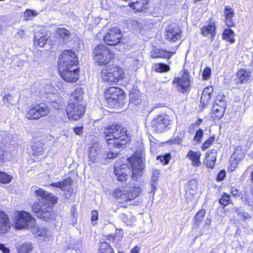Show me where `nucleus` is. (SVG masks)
Listing matches in <instances>:
<instances>
[{"label":"nucleus","mask_w":253,"mask_h":253,"mask_svg":"<svg viewBox=\"0 0 253 253\" xmlns=\"http://www.w3.org/2000/svg\"><path fill=\"white\" fill-rule=\"evenodd\" d=\"M11 223L7 214L0 210V234H5L10 229Z\"/></svg>","instance_id":"412c9836"},{"label":"nucleus","mask_w":253,"mask_h":253,"mask_svg":"<svg viewBox=\"0 0 253 253\" xmlns=\"http://www.w3.org/2000/svg\"><path fill=\"white\" fill-rule=\"evenodd\" d=\"M101 69V77L104 81L110 83H117L123 79L125 73L123 69L114 64H104Z\"/></svg>","instance_id":"7ed1b4c3"},{"label":"nucleus","mask_w":253,"mask_h":253,"mask_svg":"<svg viewBox=\"0 0 253 253\" xmlns=\"http://www.w3.org/2000/svg\"><path fill=\"white\" fill-rule=\"evenodd\" d=\"M58 70L62 78L66 82L75 83L79 79L78 64H59Z\"/></svg>","instance_id":"39448f33"},{"label":"nucleus","mask_w":253,"mask_h":253,"mask_svg":"<svg viewBox=\"0 0 253 253\" xmlns=\"http://www.w3.org/2000/svg\"><path fill=\"white\" fill-rule=\"evenodd\" d=\"M33 230V233L37 235L38 237H43L44 240L51 236L50 232L43 227H38L36 229Z\"/></svg>","instance_id":"f704fd0d"},{"label":"nucleus","mask_w":253,"mask_h":253,"mask_svg":"<svg viewBox=\"0 0 253 253\" xmlns=\"http://www.w3.org/2000/svg\"><path fill=\"white\" fill-rule=\"evenodd\" d=\"M122 35L121 30L117 28L110 29L103 37L104 42L109 45H116L121 40Z\"/></svg>","instance_id":"4468645a"},{"label":"nucleus","mask_w":253,"mask_h":253,"mask_svg":"<svg viewBox=\"0 0 253 253\" xmlns=\"http://www.w3.org/2000/svg\"><path fill=\"white\" fill-rule=\"evenodd\" d=\"M198 182L193 179L188 181L185 187V198L188 203L191 202L194 199V196L197 193Z\"/></svg>","instance_id":"a211bd4d"},{"label":"nucleus","mask_w":253,"mask_h":253,"mask_svg":"<svg viewBox=\"0 0 253 253\" xmlns=\"http://www.w3.org/2000/svg\"><path fill=\"white\" fill-rule=\"evenodd\" d=\"M172 84L178 91L181 93L187 91L190 86V78L188 71L184 70L180 75L175 77Z\"/></svg>","instance_id":"9b49d317"},{"label":"nucleus","mask_w":253,"mask_h":253,"mask_svg":"<svg viewBox=\"0 0 253 253\" xmlns=\"http://www.w3.org/2000/svg\"><path fill=\"white\" fill-rule=\"evenodd\" d=\"M226 106V102L223 95H218L214 100L212 109V116L215 119H219L222 117Z\"/></svg>","instance_id":"ddd939ff"},{"label":"nucleus","mask_w":253,"mask_h":253,"mask_svg":"<svg viewBox=\"0 0 253 253\" xmlns=\"http://www.w3.org/2000/svg\"><path fill=\"white\" fill-rule=\"evenodd\" d=\"M37 15H38V13L35 11L32 10L30 9H27L24 12V20H28L31 17H32L33 16H35Z\"/></svg>","instance_id":"49530a36"},{"label":"nucleus","mask_w":253,"mask_h":253,"mask_svg":"<svg viewBox=\"0 0 253 253\" xmlns=\"http://www.w3.org/2000/svg\"><path fill=\"white\" fill-rule=\"evenodd\" d=\"M205 215V211L203 210H200L197 212L195 217V223L196 225H199L201 223Z\"/></svg>","instance_id":"a18cd8bd"},{"label":"nucleus","mask_w":253,"mask_h":253,"mask_svg":"<svg viewBox=\"0 0 253 253\" xmlns=\"http://www.w3.org/2000/svg\"><path fill=\"white\" fill-rule=\"evenodd\" d=\"M243 202L249 206L253 207V188L251 189V193L245 194L242 197Z\"/></svg>","instance_id":"37998d69"},{"label":"nucleus","mask_w":253,"mask_h":253,"mask_svg":"<svg viewBox=\"0 0 253 253\" xmlns=\"http://www.w3.org/2000/svg\"><path fill=\"white\" fill-rule=\"evenodd\" d=\"M94 60L98 63H107L114 58V54L103 44L95 47L93 51Z\"/></svg>","instance_id":"9d476101"},{"label":"nucleus","mask_w":253,"mask_h":253,"mask_svg":"<svg viewBox=\"0 0 253 253\" xmlns=\"http://www.w3.org/2000/svg\"><path fill=\"white\" fill-rule=\"evenodd\" d=\"M128 165L131 166L132 171V178L137 180L140 177L144 169L143 157L141 154L136 153L131 157L127 158Z\"/></svg>","instance_id":"6e6552de"},{"label":"nucleus","mask_w":253,"mask_h":253,"mask_svg":"<svg viewBox=\"0 0 253 253\" xmlns=\"http://www.w3.org/2000/svg\"><path fill=\"white\" fill-rule=\"evenodd\" d=\"M13 101V97L11 95L6 94L3 97V102L4 104H6L8 107L9 105H13V103L12 102Z\"/></svg>","instance_id":"09e8293b"},{"label":"nucleus","mask_w":253,"mask_h":253,"mask_svg":"<svg viewBox=\"0 0 253 253\" xmlns=\"http://www.w3.org/2000/svg\"><path fill=\"white\" fill-rule=\"evenodd\" d=\"M230 196L229 195L225 194L222 197L219 199V203L223 206H227L229 203Z\"/></svg>","instance_id":"de8ad7c7"},{"label":"nucleus","mask_w":253,"mask_h":253,"mask_svg":"<svg viewBox=\"0 0 253 253\" xmlns=\"http://www.w3.org/2000/svg\"><path fill=\"white\" fill-rule=\"evenodd\" d=\"M83 92L82 88L80 87L76 88L70 96V101L82 103Z\"/></svg>","instance_id":"473e14b6"},{"label":"nucleus","mask_w":253,"mask_h":253,"mask_svg":"<svg viewBox=\"0 0 253 253\" xmlns=\"http://www.w3.org/2000/svg\"><path fill=\"white\" fill-rule=\"evenodd\" d=\"M56 34L58 35L59 41L64 44L69 42L72 39V35L69 31L64 28H59L55 30Z\"/></svg>","instance_id":"5701e85b"},{"label":"nucleus","mask_w":253,"mask_h":253,"mask_svg":"<svg viewBox=\"0 0 253 253\" xmlns=\"http://www.w3.org/2000/svg\"><path fill=\"white\" fill-rule=\"evenodd\" d=\"M140 250V248L136 246L131 250L130 253H139Z\"/></svg>","instance_id":"69168bd1"},{"label":"nucleus","mask_w":253,"mask_h":253,"mask_svg":"<svg viewBox=\"0 0 253 253\" xmlns=\"http://www.w3.org/2000/svg\"><path fill=\"white\" fill-rule=\"evenodd\" d=\"M31 192L35 196L42 199L41 203H35L32 207L33 211L38 217L47 220L53 216L51 205L57 202L56 198L38 186H33Z\"/></svg>","instance_id":"f257e3e1"},{"label":"nucleus","mask_w":253,"mask_h":253,"mask_svg":"<svg viewBox=\"0 0 253 253\" xmlns=\"http://www.w3.org/2000/svg\"><path fill=\"white\" fill-rule=\"evenodd\" d=\"M152 68L157 72L163 73L168 72L170 68L167 64H154Z\"/></svg>","instance_id":"79ce46f5"},{"label":"nucleus","mask_w":253,"mask_h":253,"mask_svg":"<svg viewBox=\"0 0 253 253\" xmlns=\"http://www.w3.org/2000/svg\"><path fill=\"white\" fill-rule=\"evenodd\" d=\"M49 110L48 105L44 103L32 104L28 107L26 117L30 120L38 119L47 115Z\"/></svg>","instance_id":"1a4fd4ad"},{"label":"nucleus","mask_w":253,"mask_h":253,"mask_svg":"<svg viewBox=\"0 0 253 253\" xmlns=\"http://www.w3.org/2000/svg\"><path fill=\"white\" fill-rule=\"evenodd\" d=\"M58 63H78V59L72 50H64L59 55Z\"/></svg>","instance_id":"dca6fc26"},{"label":"nucleus","mask_w":253,"mask_h":253,"mask_svg":"<svg viewBox=\"0 0 253 253\" xmlns=\"http://www.w3.org/2000/svg\"><path fill=\"white\" fill-rule=\"evenodd\" d=\"M17 35L20 37H22L24 35V31L23 30H19L17 32Z\"/></svg>","instance_id":"774afa93"},{"label":"nucleus","mask_w":253,"mask_h":253,"mask_svg":"<svg viewBox=\"0 0 253 253\" xmlns=\"http://www.w3.org/2000/svg\"><path fill=\"white\" fill-rule=\"evenodd\" d=\"M129 96L130 103L138 104L140 102L141 95L138 90L135 88L131 89Z\"/></svg>","instance_id":"72a5a7b5"},{"label":"nucleus","mask_w":253,"mask_h":253,"mask_svg":"<svg viewBox=\"0 0 253 253\" xmlns=\"http://www.w3.org/2000/svg\"><path fill=\"white\" fill-rule=\"evenodd\" d=\"M236 75L239 83L245 84L252 80V73L250 70L241 69L238 71Z\"/></svg>","instance_id":"4be33fe9"},{"label":"nucleus","mask_w":253,"mask_h":253,"mask_svg":"<svg viewBox=\"0 0 253 253\" xmlns=\"http://www.w3.org/2000/svg\"><path fill=\"white\" fill-rule=\"evenodd\" d=\"M212 91L213 87L212 86H208L203 90L202 94L207 96H211V94Z\"/></svg>","instance_id":"4d7b16f0"},{"label":"nucleus","mask_w":253,"mask_h":253,"mask_svg":"<svg viewBox=\"0 0 253 253\" xmlns=\"http://www.w3.org/2000/svg\"><path fill=\"white\" fill-rule=\"evenodd\" d=\"M101 146L98 143H94L90 147L88 151L89 162L94 163L97 162L98 158L101 154Z\"/></svg>","instance_id":"aec40b11"},{"label":"nucleus","mask_w":253,"mask_h":253,"mask_svg":"<svg viewBox=\"0 0 253 253\" xmlns=\"http://www.w3.org/2000/svg\"><path fill=\"white\" fill-rule=\"evenodd\" d=\"M72 184V179L70 178H68L61 182L52 183L49 186L58 188L64 191H69L71 189Z\"/></svg>","instance_id":"a878e982"},{"label":"nucleus","mask_w":253,"mask_h":253,"mask_svg":"<svg viewBox=\"0 0 253 253\" xmlns=\"http://www.w3.org/2000/svg\"><path fill=\"white\" fill-rule=\"evenodd\" d=\"M201 153L199 151H194L190 150L188 153L187 157H188L191 161L192 164L194 166L198 167L201 165L200 158Z\"/></svg>","instance_id":"c756f323"},{"label":"nucleus","mask_w":253,"mask_h":253,"mask_svg":"<svg viewBox=\"0 0 253 253\" xmlns=\"http://www.w3.org/2000/svg\"><path fill=\"white\" fill-rule=\"evenodd\" d=\"M13 221L15 228L17 229L31 228L35 223V218L25 211H16L14 214Z\"/></svg>","instance_id":"0eeeda50"},{"label":"nucleus","mask_w":253,"mask_h":253,"mask_svg":"<svg viewBox=\"0 0 253 253\" xmlns=\"http://www.w3.org/2000/svg\"><path fill=\"white\" fill-rule=\"evenodd\" d=\"M224 14L225 17V22L226 26L228 27L233 26L234 22L232 20V18L234 16V13L233 8L228 6H225L224 7Z\"/></svg>","instance_id":"cd10ccee"},{"label":"nucleus","mask_w":253,"mask_h":253,"mask_svg":"<svg viewBox=\"0 0 253 253\" xmlns=\"http://www.w3.org/2000/svg\"><path fill=\"white\" fill-rule=\"evenodd\" d=\"M114 171L118 180L124 182L127 179L130 168L126 164L120 165L119 163H117L115 165Z\"/></svg>","instance_id":"f3484780"},{"label":"nucleus","mask_w":253,"mask_h":253,"mask_svg":"<svg viewBox=\"0 0 253 253\" xmlns=\"http://www.w3.org/2000/svg\"><path fill=\"white\" fill-rule=\"evenodd\" d=\"M215 23L210 21L207 25L203 26L201 29V32L204 36H210L211 40L213 41L215 35Z\"/></svg>","instance_id":"b1692460"},{"label":"nucleus","mask_w":253,"mask_h":253,"mask_svg":"<svg viewBox=\"0 0 253 253\" xmlns=\"http://www.w3.org/2000/svg\"><path fill=\"white\" fill-rule=\"evenodd\" d=\"M203 135V131L202 129L199 128L196 132L194 138V141L200 142H201L202 136Z\"/></svg>","instance_id":"8fccbe9b"},{"label":"nucleus","mask_w":253,"mask_h":253,"mask_svg":"<svg viewBox=\"0 0 253 253\" xmlns=\"http://www.w3.org/2000/svg\"><path fill=\"white\" fill-rule=\"evenodd\" d=\"M238 162H238L236 160H234L232 161V160L230 159V165L228 166V170L231 171H234L237 168Z\"/></svg>","instance_id":"5fc2aeb1"},{"label":"nucleus","mask_w":253,"mask_h":253,"mask_svg":"<svg viewBox=\"0 0 253 253\" xmlns=\"http://www.w3.org/2000/svg\"><path fill=\"white\" fill-rule=\"evenodd\" d=\"M105 98L112 107L117 105H122L125 99L124 91L117 87H111L105 92Z\"/></svg>","instance_id":"423d86ee"},{"label":"nucleus","mask_w":253,"mask_h":253,"mask_svg":"<svg viewBox=\"0 0 253 253\" xmlns=\"http://www.w3.org/2000/svg\"><path fill=\"white\" fill-rule=\"evenodd\" d=\"M12 177L3 172L0 171V182L8 183L12 180Z\"/></svg>","instance_id":"c03bdc74"},{"label":"nucleus","mask_w":253,"mask_h":253,"mask_svg":"<svg viewBox=\"0 0 253 253\" xmlns=\"http://www.w3.org/2000/svg\"><path fill=\"white\" fill-rule=\"evenodd\" d=\"M170 159V156L169 154H166L164 156H160L157 157L158 160H160L162 163L165 165L168 164Z\"/></svg>","instance_id":"3c124183"},{"label":"nucleus","mask_w":253,"mask_h":253,"mask_svg":"<svg viewBox=\"0 0 253 253\" xmlns=\"http://www.w3.org/2000/svg\"><path fill=\"white\" fill-rule=\"evenodd\" d=\"M234 37V32L231 29H226L224 30L222 34V37L224 40L229 42L230 43H233L235 42Z\"/></svg>","instance_id":"e433bc0d"},{"label":"nucleus","mask_w":253,"mask_h":253,"mask_svg":"<svg viewBox=\"0 0 253 253\" xmlns=\"http://www.w3.org/2000/svg\"><path fill=\"white\" fill-rule=\"evenodd\" d=\"M214 137H211L203 143L202 149L203 150L207 149L214 141Z\"/></svg>","instance_id":"864d4df0"},{"label":"nucleus","mask_w":253,"mask_h":253,"mask_svg":"<svg viewBox=\"0 0 253 253\" xmlns=\"http://www.w3.org/2000/svg\"><path fill=\"white\" fill-rule=\"evenodd\" d=\"M66 111L69 119L78 120L83 116L85 107L82 103L70 101Z\"/></svg>","instance_id":"f8f14e48"},{"label":"nucleus","mask_w":253,"mask_h":253,"mask_svg":"<svg viewBox=\"0 0 253 253\" xmlns=\"http://www.w3.org/2000/svg\"><path fill=\"white\" fill-rule=\"evenodd\" d=\"M170 120L168 115H160L154 119L152 123V127L155 131L161 132L164 131L169 125Z\"/></svg>","instance_id":"2eb2a0df"},{"label":"nucleus","mask_w":253,"mask_h":253,"mask_svg":"<svg viewBox=\"0 0 253 253\" xmlns=\"http://www.w3.org/2000/svg\"><path fill=\"white\" fill-rule=\"evenodd\" d=\"M33 246L31 243H25L20 245L17 249L18 253H29L32 251Z\"/></svg>","instance_id":"ea45409f"},{"label":"nucleus","mask_w":253,"mask_h":253,"mask_svg":"<svg viewBox=\"0 0 253 253\" xmlns=\"http://www.w3.org/2000/svg\"><path fill=\"white\" fill-rule=\"evenodd\" d=\"M211 98V96H207L202 94L201 97V103L203 104V106L207 105Z\"/></svg>","instance_id":"6e6d98bb"},{"label":"nucleus","mask_w":253,"mask_h":253,"mask_svg":"<svg viewBox=\"0 0 253 253\" xmlns=\"http://www.w3.org/2000/svg\"><path fill=\"white\" fill-rule=\"evenodd\" d=\"M217 157V151L213 149L211 151H209L206 155V159L204 163L207 167L213 169L214 167L215 161Z\"/></svg>","instance_id":"393cba45"},{"label":"nucleus","mask_w":253,"mask_h":253,"mask_svg":"<svg viewBox=\"0 0 253 253\" xmlns=\"http://www.w3.org/2000/svg\"><path fill=\"white\" fill-rule=\"evenodd\" d=\"M117 157V154L114 153L113 152H109L106 154V157L105 156H102L103 158H108V159H114Z\"/></svg>","instance_id":"680f3d73"},{"label":"nucleus","mask_w":253,"mask_h":253,"mask_svg":"<svg viewBox=\"0 0 253 253\" xmlns=\"http://www.w3.org/2000/svg\"><path fill=\"white\" fill-rule=\"evenodd\" d=\"M0 250L2 251V253H10L9 249L2 244H0Z\"/></svg>","instance_id":"052dcab7"},{"label":"nucleus","mask_w":253,"mask_h":253,"mask_svg":"<svg viewBox=\"0 0 253 253\" xmlns=\"http://www.w3.org/2000/svg\"><path fill=\"white\" fill-rule=\"evenodd\" d=\"M147 0H132L129 3V6L133 7L137 11H141L147 8Z\"/></svg>","instance_id":"bb28decb"},{"label":"nucleus","mask_w":253,"mask_h":253,"mask_svg":"<svg viewBox=\"0 0 253 253\" xmlns=\"http://www.w3.org/2000/svg\"><path fill=\"white\" fill-rule=\"evenodd\" d=\"M171 55L170 52L157 48H154L151 52V56L152 58H169Z\"/></svg>","instance_id":"7c9ffc66"},{"label":"nucleus","mask_w":253,"mask_h":253,"mask_svg":"<svg viewBox=\"0 0 253 253\" xmlns=\"http://www.w3.org/2000/svg\"><path fill=\"white\" fill-rule=\"evenodd\" d=\"M160 171L159 169H155L152 170V175L151 176V181L150 182L151 187V193L154 194L156 190L157 185V181L159 177Z\"/></svg>","instance_id":"2f4dec72"},{"label":"nucleus","mask_w":253,"mask_h":253,"mask_svg":"<svg viewBox=\"0 0 253 253\" xmlns=\"http://www.w3.org/2000/svg\"><path fill=\"white\" fill-rule=\"evenodd\" d=\"M122 220L128 225H131L133 222L135 221V217L131 213L127 214L122 213L121 215Z\"/></svg>","instance_id":"58836bf2"},{"label":"nucleus","mask_w":253,"mask_h":253,"mask_svg":"<svg viewBox=\"0 0 253 253\" xmlns=\"http://www.w3.org/2000/svg\"><path fill=\"white\" fill-rule=\"evenodd\" d=\"M34 45L40 47L43 46L48 39L47 35H44L39 32L36 33L34 36Z\"/></svg>","instance_id":"c85d7f7f"},{"label":"nucleus","mask_w":253,"mask_h":253,"mask_svg":"<svg viewBox=\"0 0 253 253\" xmlns=\"http://www.w3.org/2000/svg\"><path fill=\"white\" fill-rule=\"evenodd\" d=\"M5 152V150L1 147H0V161L4 158Z\"/></svg>","instance_id":"338daca9"},{"label":"nucleus","mask_w":253,"mask_h":253,"mask_svg":"<svg viewBox=\"0 0 253 253\" xmlns=\"http://www.w3.org/2000/svg\"><path fill=\"white\" fill-rule=\"evenodd\" d=\"M105 139L109 145L114 147L123 148L129 141V136L126 130L120 125H113L109 126L104 132Z\"/></svg>","instance_id":"f03ea898"},{"label":"nucleus","mask_w":253,"mask_h":253,"mask_svg":"<svg viewBox=\"0 0 253 253\" xmlns=\"http://www.w3.org/2000/svg\"><path fill=\"white\" fill-rule=\"evenodd\" d=\"M231 193L235 197H238L241 195L240 192L236 188H232Z\"/></svg>","instance_id":"bf43d9fd"},{"label":"nucleus","mask_w":253,"mask_h":253,"mask_svg":"<svg viewBox=\"0 0 253 253\" xmlns=\"http://www.w3.org/2000/svg\"><path fill=\"white\" fill-rule=\"evenodd\" d=\"M140 187L130 188L128 190L124 187H119L114 190L113 196L119 203H124L128 201H131L137 197L140 192Z\"/></svg>","instance_id":"20e7f679"},{"label":"nucleus","mask_w":253,"mask_h":253,"mask_svg":"<svg viewBox=\"0 0 253 253\" xmlns=\"http://www.w3.org/2000/svg\"><path fill=\"white\" fill-rule=\"evenodd\" d=\"M211 69L210 68L208 67H206L203 72V78L204 80H208L211 77Z\"/></svg>","instance_id":"603ef678"},{"label":"nucleus","mask_w":253,"mask_h":253,"mask_svg":"<svg viewBox=\"0 0 253 253\" xmlns=\"http://www.w3.org/2000/svg\"><path fill=\"white\" fill-rule=\"evenodd\" d=\"M31 149L33 155H42L43 152V145L41 142L34 143L31 145Z\"/></svg>","instance_id":"c9c22d12"},{"label":"nucleus","mask_w":253,"mask_h":253,"mask_svg":"<svg viewBox=\"0 0 253 253\" xmlns=\"http://www.w3.org/2000/svg\"><path fill=\"white\" fill-rule=\"evenodd\" d=\"M98 214L97 211H93L91 212V220L95 221L98 219Z\"/></svg>","instance_id":"e2e57ef3"},{"label":"nucleus","mask_w":253,"mask_h":253,"mask_svg":"<svg viewBox=\"0 0 253 253\" xmlns=\"http://www.w3.org/2000/svg\"><path fill=\"white\" fill-rule=\"evenodd\" d=\"M98 253H114L111 246L106 242L101 243L98 250Z\"/></svg>","instance_id":"4c0bfd02"},{"label":"nucleus","mask_w":253,"mask_h":253,"mask_svg":"<svg viewBox=\"0 0 253 253\" xmlns=\"http://www.w3.org/2000/svg\"><path fill=\"white\" fill-rule=\"evenodd\" d=\"M74 132L77 135H81L83 133V127L78 126L74 129Z\"/></svg>","instance_id":"0e129e2a"},{"label":"nucleus","mask_w":253,"mask_h":253,"mask_svg":"<svg viewBox=\"0 0 253 253\" xmlns=\"http://www.w3.org/2000/svg\"><path fill=\"white\" fill-rule=\"evenodd\" d=\"M181 30L176 24L169 25L166 30V37L169 41H176L181 37Z\"/></svg>","instance_id":"6ab92c4d"},{"label":"nucleus","mask_w":253,"mask_h":253,"mask_svg":"<svg viewBox=\"0 0 253 253\" xmlns=\"http://www.w3.org/2000/svg\"><path fill=\"white\" fill-rule=\"evenodd\" d=\"M244 157V154L243 151L239 148L235 149L234 153L233 154L231 157V160H236L238 162H240Z\"/></svg>","instance_id":"a19ab883"},{"label":"nucleus","mask_w":253,"mask_h":253,"mask_svg":"<svg viewBox=\"0 0 253 253\" xmlns=\"http://www.w3.org/2000/svg\"><path fill=\"white\" fill-rule=\"evenodd\" d=\"M225 175L226 173L224 170H220L217 175V179L218 181L223 180L225 176Z\"/></svg>","instance_id":"13d9d810"}]
</instances>
